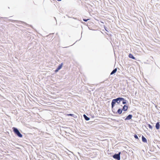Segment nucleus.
<instances>
[{
  "label": "nucleus",
  "mask_w": 160,
  "mask_h": 160,
  "mask_svg": "<svg viewBox=\"0 0 160 160\" xmlns=\"http://www.w3.org/2000/svg\"><path fill=\"white\" fill-rule=\"evenodd\" d=\"M13 131L18 137L22 138V135L20 132L19 130L16 128L13 127L12 128Z\"/></svg>",
  "instance_id": "1"
},
{
  "label": "nucleus",
  "mask_w": 160,
  "mask_h": 160,
  "mask_svg": "<svg viewBox=\"0 0 160 160\" xmlns=\"http://www.w3.org/2000/svg\"><path fill=\"white\" fill-rule=\"evenodd\" d=\"M121 152H119L118 154H115L113 156V157L117 159L118 160H120V155Z\"/></svg>",
  "instance_id": "2"
},
{
  "label": "nucleus",
  "mask_w": 160,
  "mask_h": 160,
  "mask_svg": "<svg viewBox=\"0 0 160 160\" xmlns=\"http://www.w3.org/2000/svg\"><path fill=\"white\" fill-rule=\"evenodd\" d=\"M115 100L116 102L119 103L120 101H122V100H123V98H119L115 99Z\"/></svg>",
  "instance_id": "3"
},
{
  "label": "nucleus",
  "mask_w": 160,
  "mask_h": 160,
  "mask_svg": "<svg viewBox=\"0 0 160 160\" xmlns=\"http://www.w3.org/2000/svg\"><path fill=\"white\" fill-rule=\"evenodd\" d=\"M132 117V115L130 114L128 115L125 119V120H129L131 119Z\"/></svg>",
  "instance_id": "4"
},
{
  "label": "nucleus",
  "mask_w": 160,
  "mask_h": 160,
  "mask_svg": "<svg viewBox=\"0 0 160 160\" xmlns=\"http://www.w3.org/2000/svg\"><path fill=\"white\" fill-rule=\"evenodd\" d=\"M116 102L115 101V99H113L112 100V103H111V104H112V108H113V107L114 106V104L116 103Z\"/></svg>",
  "instance_id": "5"
},
{
  "label": "nucleus",
  "mask_w": 160,
  "mask_h": 160,
  "mask_svg": "<svg viewBox=\"0 0 160 160\" xmlns=\"http://www.w3.org/2000/svg\"><path fill=\"white\" fill-rule=\"evenodd\" d=\"M156 128L157 129H158L160 128V124L159 122H157L156 123Z\"/></svg>",
  "instance_id": "6"
},
{
  "label": "nucleus",
  "mask_w": 160,
  "mask_h": 160,
  "mask_svg": "<svg viewBox=\"0 0 160 160\" xmlns=\"http://www.w3.org/2000/svg\"><path fill=\"white\" fill-rule=\"evenodd\" d=\"M142 141L144 142H147V140L143 136H142Z\"/></svg>",
  "instance_id": "7"
},
{
  "label": "nucleus",
  "mask_w": 160,
  "mask_h": 160,
  "mask_svg": "<svg viewBox=\"0 0 160 160\" xmlns=\"http://www.w3.org/2000/svg\"><path fill=\"white\" fill-rule=\"evenodd\" d=\"M129 57L130 58H132L134 59H135V58L133 56L132 54H129Z\"/></svg>",
  "instance_id": "8"
},
{
  "label": "nucleus",
  "mask_w": 160,
  "mask_h": 160,
  "mask_svg": "<svg viewBox=\"0 0 160 160\" xmlns=\"http://www.w3.org/2000/svg\"><path fill=\"white\" fill-rule=\"evenodd\" d=\"M128 107L126 105H124V106L123 107V110L124 111H126L128 109Z\"/></svg>",
  "instance_id": "9"
},
{
  "label": "nucleus",
  "mask_w": 160,
  "mask_h": 160,
  "mask_svg": "<svg viewBox=\"0 0 160 160\" xmlns=\"http://www.w3.org/2000/svg\"><path fill=\"white\" fill-rule=\"evenodd\" d=\"M117 71V69L116 68L112 71L111 72L110 74L112 75V74H113L114 73L116 72Z\"/></svg>",
  "instance_id": "10"
},
{
  "label": "nucleus",
  "mask_w": 160,
  "mask_h": 160,
  "mask_svg": "<svg viewBox=\"0 0 160 160\" xmlns=\"http://www.w3.org/2000/svg\"><path fill=\"white\" fill-rule=\"evenodd\" d=\"M62 65H63L62 63H61L60 65H59L58 66V68H58L59 70L60 69H61L62 68Z\"/></svg>",
  "instance_id": "11"
},
{
  "label": "nucleus",
  "mask_w": 160,
  "mask_h": 160,
  "mask_svg": "<svg viewBox=\"0 0 160 160\" xmlns=\"http://www.w3.org/2000/svg\"><path fill=\"white\" fill-rule=\"evenodd\" d=\"M122 109H118V112L119 114H121L122 113Z\"/></svg>",
  "instance_id": "12"
},
{
  "label": "nucleus",
  "mask_w": 160,
  "mask_h": 160,
  "mask_svg": "<svg viewBox=\"0 0 160 160\" xmlns=\"http://www.w3.org/2000/svg\"><path fill=\"white\" fill-rule=\"evenodd\" d=\"M122 103L124 104H126V100H125L123 98V100H122Z\"/></svg>",
  "instance_id": "13"
},
{
  "label": "nucleus",
  "mask_w": 160,
  "mask_h": 160,
  "mask_svg": "<svg viewBox=\"0 0 160 160\" xmlns=\"http://www.w3.org/2000/svg\"><path fill=\"white\" fill-rule=\"evenodd\" d=\"M85 119L87 121L89 120L90 119L89 118H88L87 116H86L85 118Z\"/></svg>",
  "instance_id": "14"
},
{
  "label": "nucleus",
  "mask_w": 160,
  "mask_h": 160,
  "mask_svg": "<svg viewBox=\"0 0 160 160\" xmlns=\"http://www.w3.org/2000/svg\"><path fill=\"white\" fill-rule=\"evenodd\" d=\"M148 127L150 129H152V127L149 124H148Z\"/></svg>",
  "instance_id": "15"
},
{
  "label": "nucleus",
  "mask_w": 160,
  "mask_h": 160,
  "mask_svg": "<svg viewBox=\"0 0 160 160\" xmlns=\"http://www.w3.org/2000/svg\"><path fill=\"white\" fill-rule=\"evenodd\" d=\"M67 115L68 116H73L74 115L73 114H68Z\"/></svg>",
  "instance_id": "16"
},
{
  "label": "nucleus",
  "mask_w": 160,
  "mask_h": 160,
  "mask_svg": "<svg viewBox=\"0 0 160 160\" xmlns=\"http://www.w3.org/2000/svg\"><path fill=\"white\" fill-rule=\"evenodd\" d=\"M134 137L135 138L138 139V137L136 135H135L134 136Z\"/></svg>",
  "instance_id": "17"
},
{
  "label": "nucleus",
  "mask_w": 160,
  "mask_h": 160,
  "mask_svg": "<svg viewBox=\"0 0 160 160\" xmlns=\"http://www.w3.org/2000/svg\"><path fill=\"white\" fill-rule=\"evenodd\" d=\"M88 20H89V19H83V20L84 21H85V22H86Z\"/></svg>",
  "instance_id": "18"
},
{
  "label": "nucleus",
  "mask_w": 160,
  "mask_h": 160,
  "mask_svg": "<svg viewBox=\"0 0 160 160\" xmlns=\"http://www.w3.org/2000/svg\"><path fill=\"white\" fill-rule=\"evenodd\" d=\"M59 70L57 68L55 70V72H58Z\"/></svg>",
  "instance_id": "19"
},
{
  "label": "nucleus",
  "mask_w": 160,
  "mask_h": 160,
  "mask_svg": "<svg viewBox=\"0 0 160 160\" xmlns=\"http://www.w3.org/2000/svg\"><path fill=\"white\" fill-rule=\"evenodd\" d=\"M83 116H84V118H85V117H86V116H87L85 115L84 114L83 115Z\"/></svg>",
  "instance_id": "20"
},
{
  "label": "nucleus",
  "mask_w": 160,
  "mask_h": 160,
  "mask_svg": "<svg viewBox=\"0 0 160 160\" xmlns=\"http://www.w3.org/2000/svg\"><path fill=\"white\" fill-rule=\"evenodd\" d=\"M58 1H61L62 0H57Z\"/></svg>",
  "instance_id": "21"
}]
</instances>
